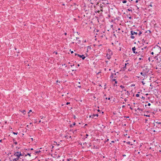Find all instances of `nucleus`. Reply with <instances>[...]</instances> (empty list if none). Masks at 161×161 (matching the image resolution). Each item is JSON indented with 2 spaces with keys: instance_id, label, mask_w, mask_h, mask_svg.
<instances>
[{
  "instance_id": "1",
  "label": "nucleus",
  "mask_w": 161,
  "mask_h": 161,
  "mask_svg": "<svg viewBox=\"0 0 161 161\" xmlns=\"http://www.w3.org/2000/svg\"><path fill=\"white\" fill-rule=\"evenodd\" d=\"M142 71L144 74H146L147 76L148 75H150L152 73V70L149 69L147 67H144Z\"/></svg>"
},
{
  "instance_id": "2",
  "label": "nucleus",
  "mask_w": 161,
  "mask_h": 161,
  "mask_svg": "<svg viewBox=\"0 0 161 161\" xmlns=\"http://www.w3.org/2000/svg\"><path fill=\"white\" fill-rule=\"evenodd\" d=\"M154 122L153 123V124L154 125V126H156V127H160L161 126V122H159L157 121H154Z\"/></svg>"
},
{
  "instance_id": "3",
  "label": "nucleus",
  "mask_w": 161,
  "mask_h": 161,
  "mask_svg": "<svg viewBox=\"0 0 161 161\" xmlns=\"http://www.w3.org/2000/svg\"><path fill=\"white\" fill-rule=\"evenodd\" d=\"M160 68L161 69V61H160V63L157 62V63L156 66V69Z\"/></svg>"
},
{
  "instance_id": "4",
  "label": "nucleus",
  "mask_w": 161,
  "mask_h": 161,
  "mask_svg": "<svg viewBox=\"0 0 161 161\" xmlns=\"http://www.w3.org/2000/svg\"><path fill=\"white\" fill-rule=\"evenodd\" d=\"M14 155L15 156H17V157H19H19L22 155V154L20 152H17L14 154Z\"/></svg>"
},
{
  "instance_id": "5",
  "label": "nucleus",
  "mask_w": 161,
  "mask_h": 161,
  "mask_svg": "<svg viewBox=\"0 0 161 161\" xmlns=\"http://www.w3.org/2000/svg\"><path fill=\"white\" fill-rule=\"evenodd\" d=\"M130 33L132 35H135L136 36L137 34V32H136L133 31H130Z\"/></svg>"
},
{
  "instance_id": "6",
  "label": "nucleus",
  "mask_w": 161,
  "mask_h": 161,
  "mask_svg": "<svg viewBox=\"0 0 161 161\" xmlns=\"http://www.w3.org/2000/svg\"><path fill=\"white\" fill-rule=\"evenodd\" d=\"M77 56L78 57L81 58L82 59L84 60L85 58V57L84 56V55H80L79 54H77Z\"/></svg>"
},
{
  "instance_id": "7",
  "label": "nucleus",
  "mask_w": 161,
  "mask_h": 161,
  "mask_svg": "<svg viewBox=\"0 0 161 161\" xmlns=\"http://www.w3.org/2000/svg\"><path fill=\"white\" fill-rule=\"evenodd\" d=\"M130 65L129 64V63H125V66L123 67V69L124 70H125V69L126 68V66H128Z\"/></svg>"
},
{
  "instance_id": "8",
  "label": "nucleus",
  "mask_w": 161,
  "mask_h": 161,
  "mask_svg": "<svg viewBox=\"0 0 161 161\" xmlns=\"http://www.w3.org/2000/svg\"><path fill=\"white\" fill-rule=\"evenodd\" d=\"M136 50V48L135 47H133L132 48V50L133 52V53H135V54H136L137 53V52H136L135 51V50Z\"/></svg>"
},
{
  "instance_id": "9",
  "label": "nucleus",
  "mask_w": 161,
  "mask_h": 161,
  "mask_svg": "<svg viewBox=\"0 0 161 161\" xmlns=\"http://www.w3.org/2000/svg\"><path fill=\"white\" fill-rule=\"evenodd\" d=\"M140 74L142 75V76H144L145 78H147V76L146 75V74H144L143 71L142 72H141Z\"/></svg>"
},
{
  "instance_id": "10",
  "label": "nucleus",
  "mask_w": 161,
  "mask_h": 161,
  "mask_svg": "<svg viewBox=\"0 0 161 161\" xmlns=\"http://www.w3.org/2000/svg\"><path fill=\"white\" fill-rule=\"evenodd\" d=\"M114 74L113 73H111V75L110 76V78H115L116 77L114 76Z\"/></svg>"
},
{
  "instance_id": "11",
  "label": "nucleus",
  "mask_w": 161,
  "mask_h": 161,
  "mask_svg": "<svg viewBox=\"0 0 161 161\" xmlns=\"http://www.w3.org/2000/svg\"><path fill=\"white\" fill-rule=\"evenodd\" d=\"M98 114H93V115H92V117L93 116V118H94V117L96 116L97 117L98 116Z\"/></svg>"
},
{
  "instance_id": "12",
  "label": "nucleus",
  "mask_w": 161,
  "mask_h": 161,
  "mask_svg": "<svg viewBox=\"0 0 161 161\" xmlns=\"http://www.w3.org/2000/svg\"><path fill=\"white\" fill-rule=\"evenodd\" d=\"M19 157H17L15 158H14L13 160V161H17L19 159Z\"/></svg>"
},
{
  "instance_id": "13",
  "label": "nucleus",
  "mask_w": 161,
  "mask_h": 161,
  "mask_svg": "<svg viewBox=\"0 0 161 161\" xmlns=\"http://www.w3.org/2000/svg\"><path fill=\"white\" fill-rule=\"evenodd\" d=\"M158 62L160 63V61H161V59L160 58H157Z\"/></svg>"
},
{
  "instance_id": "14",
  "label": "nucleus",
  "mask_w": 161,
  "mask_h": 161,
  "mask_svg": "<svg viewBox=\"0 0 161 161\" xmlns=\"http://www.w3.org/2000/svg\"><path fill=\"white\" fill-rule=\"evenodd\" d=\"M135 36H134L133 35H131V36H130V38L132 39H133L135 38Z\"/></svg>"
},
{
  "instance_id": "15",
  "label": "nucleus",
  "mask_w": 161,
  "mask_h": 161,
  "mask_svg": "<svg viewBox=\"0 0 161 161\" xmlns=\"http://www.w3.org/2000/svg\"><path fill=\"white\" fill-rule=\"evenodd\" d=\"M65 136V137L66 138H67V139H68V138H69H69H71V136Z\"/></svg>"
},
{
  "instance_id": "16",
  "label": "nucleus",
  "mask_w": 161,
  "mask_h": 161,
  "mask_svg": "<svg viewBox=\"0 0 161 161\" xmlns=\"http://www.w3.org/2000/svg\"><path fill=\"white\" fill-rule=\"evenodd\" d=\"M127 10L128 11H131V12H132V8H131L130 7V8L128 9H127Z\"/></svg>"
},
{
  "instance_id": "17",
  "label": "nucleus",
  "mask_w": 161,
  "mask_h": 161,
  "mask_svg": "<svg viewBox=\"0 0 161 161\" xmlns=\"http://www.w3.org/2000/svg\"><path fill=\"white\" fill-rule=\"evenodd\" d=\"M21 112L22 113L24 114H25V111L24 110H23L21 111Z\"/></svg>"
},
{
  "instance_id": "18",
  "label": "nucleus",
  "mask_w": 161,
  "mask_h": 161,
  "mask_svg": "<svg viewBox=\"0 0 161 161\" xmlns=\"http://www.w3.org/2000/svg\"><path fill=\"white\" fill-rule=\"evenodd\" d=\"M138 110H139V111H143V109H141L139 108H137V109Z\"/></svg>"
},
{
  "instance_id": "19",
  "label": "nucleus",
  "mask_w": 161,
  "mask_h": 161,
  "mask_svg": "<svg viewBox=\"0 0 161 161\" xmlns=\"http://www.w3.org/2000/svg\"><path fill=\"white\" fill-rule=\"evenodd\" d=\"M142 34V32L141 31H139V33L138 34L139 36H140Z\"/></svg>"
},
{
  "instance_id": "20",
  "label": "nucleus",
  "mask_w": 161,
  "mask_h": 161,
  "mask_svg": "<svg viewBox=\"0 0 161 161\" xmlns=\"http://www.w3.org/2000/svg\"><path fill=\"white\" fill-rule=\"evenodd\" d=\"M75 37H75V38H73V37H71V38L72 39H73V41H75L76 40V38H75Z\"/></svg>"
},
{
  "instance_id": "21",
  "label": "nucleus",
  "mask_w": 161,
  "mask_h": 161,
  "mask_svg": "<svg viewBox=\"0 0 161 161\" xmlns=\"http://www.w3.org/2000/svg\"><path fill=\"white\" fill-rule=\"evenodd\" d=\"M126 143H127V144H130V145H132V144H130V142L129 141L127 142H126Z\"/></svg>"
},
{
  "instance_id": "22",
  "label": "nucleus",
  "mask_w": 161,
  "mask_h": 161,
  "mask_svg": "<svg viewBox=\"0 0 161 161\" xmlns=\"http://www.w3.org/2000/svg\"><path fill=\"white\" fill-rule=\"evenodd\" d=\"M75 123H74L72 125H70L71 127H72L73 126L75 125Z\"/></svg>"
},
{
  "instance_id": "23",
  "label": "nucleus",
  "mask_w": 161,
  "mask_h": 161,
  "mask_svg": "<svg viewBox=\"0 0 161 161\" xmlns=\"http://www.w3.org/2000/svg\"><path fill=\"white\" fill-rule=\"evenodd\" d=\"M126 2L127 1L126 0H123L122 1V3H126Z\"/></svg>"
},
{
  "instance_id": "24",
  "label": "nucleus",
  "mask_w": 161,
  "mask_h": 161,
  "mask_svg": "<svg viewBox=\"0 0 161 161\" xmlns=\"http://www.w3.org/2000/svg\"><path fill=\"white\" fill-rule=\"evenodd\" d=\"M117 75H119V72H117L116 73H115L114 74V75H117Z\"/></svg>"
},
{
  "instance_id": "25",
  "label": "nucleus",
  "mask_w": 161,
  "mask_h": 161,
  "mask_svg": "<svg viewBox=\"0 0 161 161\" xmlns=\"http://www.w3.org/2000/svg\"><path fill=\"white\" fill-rule=\"evenodd\" d=\"M120 87H121L122 89H123L125 88V87L122 85H121Z\"/></svg>"
},
{
  "instance_id": "26",
  "label": "nucleus",
  "mask_w": 161,
  "mask_h": 161,
  "mask_svg": "<svg viewBox=\"0 0 161 161\" xmlns=\"http://www.w3.org/2000/svg\"><path fill=\"white\" fill-rule=\"evenodd\" d=\"M156 46L157 47H158L159 48H160V51H161V46H158V45H157Z\"/></svg>"
},
{
  "instance_id": "27",
  "label": "nucleus",
  "mask_w": 161,
  "mask_h": 161,
  "mask_svg": "<svg viewBox=\"0 0 161 161\" xmlns=\"http://www.w3.org/2000/svg\"><path fill=\"white\" fill-rule=\"evenodd\" d=\"M28 155L29 156H31V154L29 153H28L27 155H25V156L27 155Z\"/></svg>"
},
{
  "instance_id": "28",
  "label": "nucleus",
  "mask_w": 161,
  "mask_h": 161,
  "mask_svg": "<svg viewBox=\"0 0 161 161\" xmlns=\"http://www.w3.org/2000/svg\"><path fill=\"white\" fill-rule=\"evenodd\" d=\"M136 97H138L139 96V95L138 94H136Z\"/></svg>"
},
{
  "instance_id": "29",
  "label": "nucleus",
  "mask_w": 161,
  "mask_h": 161,
  "mask_svg": "<svg viewBox=\"0 0 161 161\" xmlns=\"http://www.w3.org/2000/svg\"><path fill=\"white\" fill-rule=\"evenodd\" d=\"M89 117H90V118H93V116L92 117V115H90V116H89Z\"/></svg>"
},
{
  "instance_id": "30",
  "label": "nucleus",
  "mask_w": 161,
  "mask_h": 161,
  "mask_svg": "<svg viewBox=\"0 0 161 161\" xmlns=\"http://www.w3.org/2000/svg\"><path fill=\"white\" fill-rule=\"evenodd\" d=\"M105 98L106 99H108L109 100H110V97H108V98L107 97H106Z\"/></svg>"
},
{
  "instance_id": "31",
  "label": "nucleus",
  "mask_w": 161,
  "mask_h": 161,
  "mask_svg": "<svg viewBox=\"0 0 161 161\" xmlns=\"http://www.w3.org/2000/svg\"><path fill=\"white\" fill-rule=\"evenodd\" d=\"M13 133L14 135H17L18 134V132L16 133L15 132H13Z\"/></svg>"
},
{
  "instance_id": "32",
  "label": "nucleus",
  "mask_w": 161,
  "mask_h": 161,
  "mask_svg": "<svg viewBox=\"0 0 161 161\" xmlns=\"http://www.w3.org/2000/svg\"><path fill=\"white\" fill-rule=\"evenodd\" d=\"M144 116H146V117H149L150 116L149 115H147L144 114Z\"/></svg>"
},
{
  "instance_id": "33",
  "label": "nucleus",
  "mask_w": 161,
  "mask_h": 161,
  "mask_svg": "<svg viewBox=\"0 0 161 161\" xmlns=\"http://www.w3.org/2000/svg\"><path fill=\"white\" fill-rule=\"evenodd\" d=\"M71 159V158L67 159V161H70Z\"/></svg>"
},
{
  "instance_id": "34",
  "label": "nucleus",
  "mask_w": 161,
  "mask_h": 161,
  "mask_svg": "<svg viewBox=\"0 0 161 161\" xmlns=\"http://www.w3.org/2000/svg\"><path fill=\"white\" fill-rule=\"evenodd\" d=\"M40 152V151H37L35 152L36 153H39Z\"/></svg>"
},
{
  "instance_id": "35",
  "label": "nucleus",
  "mask_w": 161,
  "mask_h": 161,
  "mask_svg": "<svg viewBox=\"0 0 161 161\" xmlns=\"http://www.w3.org/2000/svg\"><path fill=\"white\" fill-rule=\"evenodd\" d=\"M70 104V103H69V102H67V103H66V105H68V104Z\"/></svg>"
},
{
  "instance_id": "36",
  "label": "nucleus",
  "mask_w": 161,
  "mask_h": 161,
  "mask_svg": "<svg viewBox=\"0 0 161 161\" xmlns=\"http://www.w3.org/2000/svg\"><path fill=\"white\" fill-rule=\"evenodd\" d=\"M128 18L129 19H132V18L131 16H130V17H129Z\"/></svg>"
},
{
  "instance_id": "37",
  "label": "nucleus",
  "mask_w": 161,
  "mask_h": 161,
  "mask_svg": "<svg viewBox=\"0 0 161 161\" xmlns=\"http://www.w3.org/2000/svg\"><path fill=\"white\" fill-rule=\"evenodd\" d=\"M142 82L143 85H144V84H145V83L143 81H142Z\"/></svg>"
},
{
  "instance_id": "38",
  "label": "nucleus",
  "mask_w": 161,
  "mask_h": 161,
  "mask_svg": "<svg viewBox=\"0 0 161 161\" xmlns=\"http://www.w3.org/2000/svg\"><path fill=\"white\" fill-rule=\"evenodd\" d=\"M112 81H115H115H116V79H113Z\"/></svg>"
},
{
  "instance_id": "39",
  "label": "nucleus",
  "mask_w": 161,
  "mask_h": 161,
  "mask_svg": "<svg viewBox=\"0 0 161 161\" xmlns=\"http://www.w3.org/2000/svg\"><path fill=\"white\" fill-rule=\"evenodd\" d=\"M78 87L79 88H80L81 87V86H78Z\"/></svg>"
},
{
  "instance_id": "40",
  "label": "nucleus",
  "mask_w": 161,
  "mask_h": 161,
  "mask_svg": "<svg viewBox=\"0 0 161 161\" xmlns=\"http://www.w3.org/2000/svg\"><path fill=\"white\" fill-rule=\"evenodd\" d=\"M14 143L15 144V145H16L17 144V142H14Z\"/></svg>"
},
{
  "instance_id": "41",
  "label": "nucleus",
  "mask_w": 161,
  "mask_h": 161,
  "mask_svg": "<svg viewBox=\"0 0 161 161\" xmlns=\"http://www.w3.org/2000/svg\"><path fill=\"white\" fill-rule=\"evenodd\" d=\"M75 38H76V40H77V39H79V37H75Z\"/></svg>"
},
{
  "instance_id": "42",
  "label": "nucleus",
  "mask_w": 161,
  "mask_h": 161,
  "mask_svg": "<svg viewBox=\"0 0 161 161\" xmlns=\"http://www.w3.org/2000/svg\"><path fill=\"white\" fill-rule=\"evenodd\" d=\"M148 106H150L151 105V104H150V103H148Z\"/></svg>"
},
{
  "instance_id": "43",
  "label": "nucleus",
  "mask_w": 161,
  "mask_h": 161,
  "mask_svg": "<svg viewBox=\"0 0 161 161\" xmlns=\"http://www.w3.org/2000/svg\"><path fill=\"white\" fill-rule=\"evenodd\" d=\"M148 31L149 32V33H151V31L150 30H148Z\"/></svg>"
},
{
  "instance_id": "44",
  "label": "nucleus",
  "mask_w": 161,
  "mask_h": 161,
  "mask_svg": "<svg viewBox=\"0 0 161 161\" xmlns=\"http://www.w3.org/2000/svg\"><path fill=\"white\" fill-rule=\"evenodd\" d=\"M110 58V56H109V57H108V59H109Z\"/></svg>"
},
{
  "instance_id": "45",
  "label": "nucleus",
  "mask_w": 161,
  "mask_h": 161,
  "mask_svg": "<svg viewBox=\"0 0 161 161\" xmlns=\"http://www.w3.org/2000/svg\"><path fill=\"white\" fill-rule=\"evenodd\" d=\"M141 59H142V58H139V60H141Z\"/></svg>"
},
{
  "instance_id": "46",
  "label": "nucleus",
  "mask_w": 161,
  "mask_h": 161,
  "mask_svg": "<svg viewBox=\"0 0 161 161\" xmlns=\"http://www.w3.org/2000/svg\"><path fill=\"white\" fill-rule=\"evenodd\" d=\"M125 105H123L122 106V108H125Z\"/></svg>"
},
{
  "instance_id": "47",
  "label": "nucleus",
  "mask_w": 161,
  "mask_h": 161,
  "mask_svg": "<svg viewBox=\"0 0 161 161\" xmlns=\"http://www.w3.org/2000/svg\"><path fill=\"white\" fill-rule=\"evenodd\" d=\"M86 138H87V137L88 136V135L87 134H86Z\"/></svg>"
},
{
  "instance_id": "48",
  "label": "nucleus",
  "mask_w": 161,
  "mask_h": 161,
  "mask_svg": "<svg viewBox=\"0 0 161 161\" xmlns=\"http://www.w3.org/2000/svg\"><path fill=\"white\" fill-rule=\"evenodd\" d=\"M126 156V155H125V154H123V157H125V156Z\"/></svg>"
},
{
  "instance_id": "49",
  "label": "nucleus",
  "mask_w": 161,
  "mask_h": 161,
  "mask_svg": "<svg viewBox=\"0 0 161 161\" xmlns=\"http://www.w3.org/2000/svg\"><path fill=\"white\" fill-rule=\"evenodd\" d=\"M31 112V110H29V112H28V113H30Z\"/></svg>"
},
{
  "instance_id": "50",
  "label": "nucleus",
  "mask_w": 161,
  "mask_h": 161,
  "mask_svg": "<svg viewBox=\"0 0 161 161\" xmlns=\"http://www.w3.org/2000/svg\"><path fill=\"white\" fill-rule=\"evenodd\" d=\"M151 54H152V55H153V54H154V53L153 52H152L151 53Z\"/></svg>"
},
{
  "instance_id": "51",
  "label": "nucleus",
  "mask_w": 161,
  "mask_h": 161,
  "mask_svg": "<svg viewBox=\"0 0 161 161\" xmlns=\"http://www.w3.org/2000/svg\"><path fill=\"white\" fill-rule=\"evenodd\" d=\"M74 53V52H73V51H71V53H72H72Z\"/></svg>"
},
{
  "instance_id": "52",
  "label": "nucleus",
  "mask_w": 161,
  "mask_h": 161,
  "mask_svg": "<svg viewBox=\"0 0 161 161\" xmlns=\"http://www.w3.org/2000/svg\"><path fill=\"white\" fill-rule=\"evenodd\" d=\"M74 66V64H73L72 65H71V67H72L73 66Z\"/></svg>"
},
{
  "instance_id": "53",
  "label": "nucleus",
  "mask_w": 161,
  "mask_h": 161,
  "mask_svg": "<svg viewBox=\"0 0 161 161\" xmlns=\"http://www.w3.org/2000/svg\"><path fill=\"white\" fill-rule=\"evenodd\" d=\"M77 54L76 53H75V56H76V55H77Z\"/></svg>"
},
{
  "instance_id": "54",
  "label": "nucleus",
  "mask_w": 161,
  "mask_h": 161,
  "mask_svg": "<svg viewBox=\"0 0 161 161\" xmlns=\"http://www.w3.org/2000/svg\"><path fill=\"white\" fill-rule=\"evenodd\" d=\"M138 0H136V3H137L138 2Z\"/></svg>"
},
{
  "instance_id": "55",
  "label": "nucleus",
  "mask_w": 161,
  "mask_h": 161,
  "mask_svg": "<svg viewBox=\"0 0 161 161\" xmlns=\"http://www.w3.org/2000/svg\"><path fill=\"white\" fill-rule=\"evenodd\" d=\"M127 99H125V100H124V101H125V102H126V101H127Z\"/></svg>"
},
{
  "instance_id": "56",
  "label": "nucleus",
  "mask_w": 161,
  "mask_h": 161,
  "mask_svg": "<svg viewBox=\"0 0 161 161\" xmlns=\"http://www.w3.org/2000/svg\"><path fill=\"white\" fill-rule=\"evenodd\" d=\"M115 84H117V81H115Z\"/></svg>"
},
{
  "instance_id": "57",
  "label": "nucleus",
  "mask_w": 161,
  "mask_h": 161,
  "mask_svg": "<svg viewBox=\"0 0 161 161\" xmlns=\"http://www.w3.org/2000/svg\"><path fill=\"white\" fill-rule=\"evenodd\" d=\"M64 35H67V33L65 32V33H64Z\"/></svg>"
},
{
  "instance_id": "58",
  "label": "nucleus",
  "mask_w": 161,
  "mask_h": 161,
  "mask_svg": "<svg viewBox=\"0 0 161 161\" xmlns=\"http://www.w3.org/2000/svg\"><path fill=\"white\" fill-rule=\"evenodd\" d=\"M2 140H0V142H2Z\"/></svg>"
},
{
  "instance_id": "59",
  "label": "nucleus",
  "mask_w": 161,
  "mask_h": 161,
  "mask_svg": "<svg viewBox=\"0 0 161 161\" xmlns=\"http://www.w3.org/2000/svg\"><path fill=\"white\" fill-rule=\"evenodd\" d=\"M120 30V28H119L118 29V30Z\"/></svg>"
},
{
  "instance_id": "60",
  "label": "nucleus",
  "mask_w": 161,
  "mask_h": 161,
  "mask_svg": "<svg viewBox=\"0 0 161 161\" xmlns=\"http://www.w3.org/2000/svg\"><path fill=\"white\" fill-rule=\"evenodd\" d=\"M147 47L146 46H145V47H144V48H146Z\"/></svg>"
},
{
  "instance_id": "61",
  "label": "nucleus",
  "mask_w": 161,
  "mask_h": 161,
  "mask_svg": "<svg viewBox=\"0 0 161 161\" xmlns=\"http://www.w3.org/2000/svg\"><path fill=\"white\" fill-rule=\"evenodd\" d=\"M111 142H112V143H114V141H112Z\"/></svg>"
},
{
  "instance_id": "62",
  "label": "nucleus",
  "mask_w": 161,
  "mask_h": 161,
  "mask_svg": "<svg viewBox=\"0 0 161 161\" xmlns=\"http://www.w3.org/2000/svg\"><path fill=\"white\" fill-rule=\"evenodd\" d=\"M79 42H78V43H80V41L79 40Z\"/></svg>"
},
{
  "instance_id": "63",
  "label": "nucleus",
  "mask_w": 161,
  "mask_h": 161,
  "mask_svg": "<svg viewBox=\"0 0 161 161\" xmlns=\"http://www.w3.org/2000/svg\"><path fill=\"white\" fill-rule=\"evenodd\" d=\"M31 139L32 141L33 140V138H31Z\"/></svg>"
},
{
  "instance_id": "64",
  "label": "nucleus",
  "mask_w": 161,
  "mask_h": 161,
  "mask_svg": "<svg viewBox=\"0 0 161 161\" xmlns=\"http://www.w3.org/2000/svg\"><path fill=\"white\" fill-rule=\"evenodd\" d=\"M128 71H130V69H128Z\"/></svg>"
}]
</instances>
